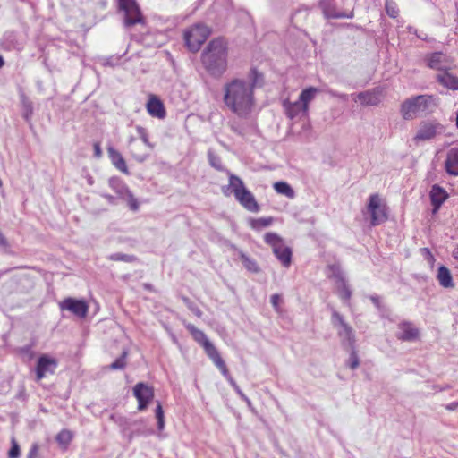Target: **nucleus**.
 <instances>
[{
  "instance_id": "34",
  "label": "nucleus",
  "mask_w": 458,
  "mask_h": 458,
  "mask_svg": "<svg viewBox=\"0 0 458 458\" xmlns=\"http://www.w3.org/2000/svg\"><path fill=\"white\" fill-rule=\"evenodd\" d=\"M385 8L387 15L391 18H397L399 15V8L394 0H386Z\"/></svg>"
},
{
  "instance_id": "15",
  "label": "nucleus",
  "mask_w": 458,
  "mask_h": 458,
  "mask_svg": "<svg viewBox=\"0 0 458 458\" xmlns=\"http://www.w3.org/2000/svg\"><path fill=\"white\" fill-rule=\"evenodd\" d=\"M146 109L148 114L152 117L164 119L166 116L165 105L157 95H148V99L146 103Z\"/></svg>"
},
{
  "instance_id": "53",
  "label": "nucleus",
  "mask_w": 458,
  "mask_h": 458,
  "mask_svg": "<svg viewBox=\"0 0 458 458\" xmlns=\"http://www.w3.org/2000/svg\"><path fill=\"white\" fill-rule=\"evenodd\" d=\"M3 186L2 180L0 179V188Z\"/></svg>"
},
{
  "instance_id": "48",
  "label": "nucleus",
  "mask_w": 458,
  "mask_h": 458,
  "mask_svg": "<svg viewBox=\"0 0 458 458\" xmlns=\"http://www.w3.org/2000/svg\"><path fill=\"white\" fill-rule=\"evenodd\" d=\"M453 257L458 260V246L453 251Z\"/></svg>"
},
{
  "instance_id": "35",
  "label": "nucleus",
  "mask_w": 458,
  "mask_h": 458,
  "mask_svg": "<svg viewBox=\"0 0 458 458\" xmlns=\"http://www.w3.org/2000/svg\"><path fill=\"white\" fill-rule=\"evenodd\" d=\"M123 199L126 200L129 208L132 211H137L139 209V201L134 197L132 192L130 191V189L125 192L124 198H122Z\"/></svg>"
},
{
  "instance_id": "8",
  "label": "nucleus",
  "mask_w": 458,
  "mask_h": 458,
  "mask_svg": "<svg viewBox=\"0 0 458 458\" xmlns=\"http://www.w3.org/2000/svg\"><path fill=\"white\" fill-rule=\"evenodd\" d=\"M264 242L271 247L273 253L284 267L291 265L292 250L279 234L272 232L267 233L264 235Z\"/></svg>"
},
{
  "instance_id": "47",
  "label": "nucleus",
  "mask_w": 458,
  "mask_h": 458,
  "mask_svg": "<svg viewBox=\"0 0 458 458\" xmlns=\"http://www.w3.org/2000/svg\"><path fill=\"white\" fill-rule=\"evenodd\" d=\"M0 246L7 247L8 246V241L4 236V234L0 232Z\"/></svg>"
},
{
  "instance_id": "50",
  "label": "nucleus",
  "mask_w": 458,
  "mask_h": 458,
  "mask_svg": "<svg viewBox=\"0 0 458 458\" xmlns=\"http://www.w3.org/2000/svg\"><path fill=\"white\" fill-rule=\"evenodd\" d=\"M4 64L3 57L0 55V68H2Z\"/></svg>"
},
{
  "instance_id": "36",
  "label": "nucleus",
  "mask_w": 458,
  "mask_h": 458,
  "mask_svg": "<svg viewBox=\"0 0 458 458\" xmlns=\"http://www.w3.org/2000/svg\"><path fill=\"white\" fill-rule=\"evenodd\" d=\"M156 418L157 420V428L158 430H163L165 428V415L161 403L158 402L156 408Z\"/></svg>"
},
{
  "instance_id": "38",
  "label": "nucleus",
  "mask_w": 458,
  "mask_h": 458,
  "mask_svg": "<svg viewBox=\"0 0 458 458\" xmlns=\"http://www.w3.org/2000/svg\"><path fill=\"white\" fill-rule=\"evenodd\" d=\"M341 327L342 330L339 335L344 336L348 341L352 342L354 340L352 328L347 323L341 325Z\"/></svg>"
},
{
  "instance_id": "33",
  "label": "nucleus",
  "mask_w": 458,
  "mask_h": 458,
  "mask_svg": "<svg viewBox=\"0 0 458 458\" xmlns=\"http://www.w3.org/2000/svg\"><path fill=\"white\" fill-rule=\"evenodd\" d=\"M128 351L124 350L122 355L109 365L112 370L123 369L127 365Z\"/></svg>"
},
{
  "instance_id": "12",
  "label": "nucleus",
  "mask_w": 458,
  "mask_h": 458,
  "mask_svg": "<svg viewBox=\"0 0 458 458\" xmlns=\"http://www.w3.org/2000/svg\"><path fill=\"white\" fill-rule=\"evenodd\" d=\"M61 310H68L80 318H84L89 312V305L84 300L67 297L59 302Z\"/></svg>"
},
{
  "instance_id": "39",
  "label": "nucleus",
  "mask_w": 458,
  "mask_h": 458,
  "mask_svg": "<svg viewBox=\"0 0 458 458\" xmlns=\"http://www.w3.org/2000/svg\"><path fill=\"white\" fill-rule=\"evenodd\" d=\"M209 163L216 170H218V171H225L227 174L228 170L225 169V167L222 165V161H221V159L218 157L210 156L209 157Z\"/></svg>"
},
{
  "instance_id": "21",
  "label": "nucleus",
  "mask_w": 458,
  "mask_h": 458,
  "mask_svg": "<svg viewBox=\"0 0 458 458\" xmlns=\"http://www.w3.org/2000/svg\"><path fill=\"white\" fill-rule=\"evenodd\" d=\"M322 13L327 19H343L348 18L344 13L337 11L335 5L330 1L325 0L320 3Z\"/></svg>"
},
{
  "instance_id": "25",
  "label": "nucleus",
  "mask_w": 458,
  "mask_h": 458,
  "mask_svg": "<svg viewBox=\"0 0 458 458\" xmlns=\"http://www.w3.org/2000/svg\"><path fill=\"white\" fill-rule=\"evenodd\" d=\"M436 135V126L433 123H423L418 131L415 140H428Z\"/></svg>"
},
{
  "instance_id": "32",
  "label": "nucleus",
  "mask_w": 458,
  "mask_h": 458,
  "mask_svg": "<svg viewBox=\"0 0 458 458\" xmlns=\"http://www.w3.org/2000/svg\"><path fill=\"white\" fill-rule=\"evenodd\" d=\"M136 131H137L139 137L140 138V140L142 141L141 144L144 145L145 147H147V148H148L150 151H152L155 148V143H152L149 140V137H148V133L147 130L142 126H137Z\"/></svg>"
},
{
  "instance_id": "52",
  "label": "nucleus",
  "mask_w": 458,
  "mask_h": 458,
  "mask_svg": "<svg viewBox=\"0 0 458 458\" xmlns=\"http://www.w3.org/2000/svg\"><path fill=\"white\" fill-rule=\"evenodd\" d=\"M145 287H146L147 289H150V285L146 284V285H145Z\"/></svg>"
},
{
  "instance_id": "24",
  "label": "nucleus",
  "mask_w": 458,
  "mask_h": 458,
  "mask_svg": "<svg viewBox=\"0 0 458 458\" xmlns=\"http://www.w3.org/2000/svg\"><path fill=\"white\" fill-rule=\"evenodd\" d=\"M447 194L444 189L437 185H434L430 191V199L433 206L435 207V210L438 209L439 207L444 203L446 199Z\"/></svg>"
},
{
  "instance_id": "49",
  "label": "nucleus",
  "mask_w": 458,
  "mask_h": 458,
  "mask_svg": "<svg viewBox=\"0 0 458 458\" xmlns=\"http://www.w3.org/2000/svg\"><path fill=\"white\" fill-rule=\"evenodd\" d=\"M194 313L198 316V317H201L202 316V312L199 309H196L194 310Z\"/></svg>"
},
{
  "instance_id": "6",
  "label": "nucleus",
  "mask_w": 458,
  "mask_h": 458,
  "mask_svg": "<svg viewBox=\"0 0 458 458\" xmlns=\"http://www.w3.org/2000/svg\"><path fill=\"white\" fill-rule=\"evenodd\" d=\"M229 184L223 189L225 195H228L226 190L231 189L236 200L248 211L257 213L260 208L254 195L245 187L242 180L227 171Z\"/></svg>"
},
{
  "instance_id": "7",
  "label": "nucleus",
  "mask_w": 458,
  "mask_h": 458,
  "mask_svg": "<svg viewBox=\"0 0 458 458\" xmlns=\"http://www.w3.org/2000/svg\"><path fill=\"white\" fill-rule=\"evenodd\" d=\"M210 35L211 29L208 26L196 23L184 30L183 39L187 48L191 52L196 53Z\"/></svg>"
},
{
  "instance_id": "30",
  "label": "nucleus",
  "mask_w": 458,
  "mask_h": 458,
  "mask_svg": "<svg viewBox=\"0 0 458 458\" xmlns=\"http://www.w3.org/2000/svg\"><path fill=\"white\" fill-rule=\"evenodd\" d=\"M73 438V434L72 431L68 429H63L61 430L55 437L56 442L58 445L64 449L67 448V446L70 445Z\"/></svg>"
},
{
  "instance_id": "13",
  "label": "nucleus",
  "mask_w": 458,
  "mask_h": 458,
  "mask_svg": "<svg viewBox=\"0 0 458 458\" xmlns=\"http://www.w3.org/2000/svg\"><path fill=\"white\" fill-rule=\"evenodd\" d=\"M424 61L427 64V66L430 69L437 70L439 72H443L445 70H448L451 64V60L448 56L442 52H434L428 54L424 57Z\"/></svg>"
},
{
  "instance_id": "18",
  "label": "nucleus",
  "mask_w": 458,
  "mask_h": 458,
  "mask_svg": "<svg viewBox=\"0 0 458 458\" xmlns=\"http://www.w3.org/2000/svg\"><path fill=\"white\" fill-rule=\"evenodd\" d=\"M124 13V26L131 27L136 24H143L145 22L144 16L140 9V6H135L123 11Z\"/></svg>"
},
{
  "instance_id": "42",
  "label": "nucleus",
  "mask_w": 458,
  "mask_h": 458,
  "mask_svg": "<svg viewBox=\"0 0 458 458\" xmlns=\"http://www.w3.org/2000/svg\"><path fill=\"white\" fill-rule=\"evenodd\" d=\"M360 365L359 357L355 351L352 352L350 358H349V367L352 369H355Z\"/></svg>"
},
{
  "instance_id": "9",
  "label": "nucleus",
  "mask_w": 458,
  "mask_h": 458,
  "mask_svg": "<svg viewBox=\"0 0 458 458\" xmlns=\"http://www.w3.org/2000/svg\"><path fill=\"white\" fill-rule=\"evenodd\" d=\"M367 211L370 215L372 226H377L388 219L386 204L377 193L369 196Z\"/></svg>"
},
{
  "instance_id": "37",
  "label": "nucleus",
  "mask_w": 458,
  "mask_h": 458,
  "mask_svg": "<svg viewBox=\"0 0 458 458\" xmlns=\"http://www.w3.org/2000/svg\"><path fill=\"white\" fill-rule=\"evenodd\" d=\"M110 259L114 261L133 262L136 260V258L131 255L115 253L110 256Z\"/></svg>"
},
{
  "instance_id": "3",
  "label": "nucleus",
  "mask_w": 458,
  "mask_h": 458,
  "mask_svg": "<svg viewBox=\"0 0 458 458\" xmlns=\"http://www.w3.org/2000/svg\"><path fill=\"white\" fill-rule=\"evenodd\" d=\"M186 329L189 331V333L191 335L192 338L195 342H197L204 350L207 356L212 360V362L215 364V366L220 370L222 375L227 378L228 380L232 381L229 369L222 359L218 350L216 348V346L208 340L206 334L197 328L192 324H186L185 325Z\"/></svg>"
},
{
  "instance_id": "4",
  "label": "nucleus",
  "mask_w": 458,
  "mask_h": 458,
  "mask_svg": "<svg viewBox=\"0 0 458 458\" xmlns=\"http://www.w3.org/2000/svg\"><path fill=\"white\" fill-rule=\"evenodd\" d=\"M437 106V98L433 95H419L406 99L401 105L403 119L411 120L418 114H429Z\"/></svg>"
},
{
  "instance_id": "46",
  "label": "nucleus",
  "mask_w": 458,
  "mask_h": 458,
  "mask_svg": "<svg viewBox=\"0 0 458 458\" xmlns=\"http://www.w3.org/2000/svg\"><path fill=\"white\" fill-rule=\"evenodd\" d=\"M333 318H334L335 320H336V321L339 323V325H340V326H341V325H344V324L345 323V322H344V318H343V317H342V315H340V314H339L338 312H336V311H335V312L333 313Z\"/></svg>"
},
{
  "instance_id": "2",
  "label": "nucleus",
  "mask_w": 458,
  "mask_h": 458,
  "mask_svg": "<svg viewBox=\"0 0 458 458\" xmlns=\"http://www.w3.org/2000/svg\"><path fill=\"white\" fill-rule=\"evenodd\" d=\"M227 41L219 37L209 41L201 55V61L211 76L221 77L227 70Z\"/></svg>"
},
{
  "instance_id": "17",
  "label": "nucleus",
  "mask_w": 458,
  "mask_h": 458,
  "mask_svg": "<svg viewBox=\"0 0 458 458\" xmlns=\"http://www.w3.org/2000/svg\"><path fill=\"white\" fill-rule=\"evenodd\" d=\"M451 68L438 72L436 75V81L445 89L449 90H458V77L451 72Z\"/></svg>"
},
{
  "instance_id": "10",
  "label": "nucleus",
  "mask_w": 458,
  "mask_h": 458,
  "mask_svg": "<svg viewBox=\"0 0 458 458\" xmlns=\"http://www.w3.org/2000/svg\"><path fill=\"white\" fill-rule=\"evenodd\" d=\"M57 366L58 360L55 358L47 354L39 356L35 368L37 381H40L47 375L55 374Z\"/></svg>"
},
{
  "instance_id": "40",
  "label": "nucleus",
  "mask_w": 458,
  "mask_h": 458,
  "mask_svg": "<svg viewBox=\"0 0 458 458\" xmlns=\"http://www.w3.org/2000/svg\"><path fill=\"white\" fill-rule=\"evenodd\" d=\"M117 2L119 10L123 12L138 4L136 0H117Z\"/></svg>"
},
{
  "instance_id": "23",
  "label": "nucleus",
  "mask_w": 458,
  "mask_h": 458,
  "mask_svg": "<svg viewBox=\"0 0 458 458\" xmlns=\"http://www.w3.org/2000/svg\"><path fill=\"white\" fill-rule=\"evenodd\" d=\"M437 278L439 284L444 288H453L454 286L452 274L450 270L445 266H440L438 267Z\"/></svg>"
},
{
  "instance_id": "22",
  "label": "nucleus",
  "mask_w": 458,
  "mask_h": 458,
  "mask_svg": "<svg viewBox=\"0 0 458 458\" xmlns=\"http://www.w3.org/2000/svg\"><path fill=\"white\" fill-rule=\"evenodd\" d=\"M445 169L449 174L458 175V148H451L445 160Z\"/></svg>"
},
{
  "instance_id": "45",
  "label": "nucleus",
  "mask_w": 458,
  "mask_h": 458,
  "mask_svg": "<svg viewBox=\"0 0 458 458\" xmlns=\"http://www.w3.org/2000/svg\"><path fill=\"white\" fill-rule=\"evenodd\" d=\"M94 155L96 157H100L102 156V149H101V147H100V143L99 142H95L94 145Z\"/></svg>"
},
{
  "instance_id": "31",
  "label": "nucleus",
  "mask_w": 458,
  "mask_h": 458,
  "mask_svg": "<svg viewBox=\"0 0 458 458\" xmlns=\"http://www.w3.org/2000/svg\"><path fill=\"white\" fill-rule=\"evenodd\" d=\"M241 261L242 262L243 266L247 270H249L251 273H259L260 271V268L257 263V261L250 257H248L244 253L240 254Z\"/></svg>"
},
{
  "instance_id": "14",
  "label": "nucleus",
  "mask_w": 458,
  "mask_h": 458,
  "mask_svg": "<svg viewBox=\"0 0 458 458\" xmlns=\"http://www.w3.org/2000/svg\"><path fill=\"white\" fill-rule=\"evenodd\" d=\"M397 338L405 342H414L420 339V332L415 325L410 321H403L398 325Z\"/></svg>"
},
{
  "instance_id": "28",
  "label": "nucleus",
  "mask_w": 458,
  "mask_h": 458,
  "mask_svg": "<svg viewBox=\"0 0 458 458\" xmlns=\"http://www.w3.org/2000/svg\"><path fill=\"white\" fill-rule=\"evenodd\" d=\"M109 186L117 193L120 199L124 198L125 192L129 190L128 186L118 177L111 178Z\"/></svg>"
},
{
  "instance_id": "1",
  "label": "nucleus",
  "mask_w": 458,
  "mask_h": 458,
  "mask_svg": "<svg viewBox=\"0 0 458 458\" xmlns=\"http://www.w3.org/2000/svg\"><path fill=\"white\" fill-rule=\"evenodd\" d=\"M252 81L234 78L223 86V102L225 107L239 118H248L256 106L255 87L262 74L251 70Z\"/></svg>"
},
{
  "instance_id": "11",
  "label": "nucleus",
  "mask_w": 458,
  "mask_h": 458,
  "mask_svg": "<svg viewBox=\"0 0 458 458\" xmlns=\"http://www.w3.org/2000/svg\"><path fill=\"white\" fill-rule=\"evenodd\" d=\"M133 395L138 401V410L145 411L154 398V388L143 382H139L133 387Z\"/></svg>"
},
{
  "instance_id": "26",
  "label": "nucleus",
  "mask_w": 458,
  "mask_h": 458,
  "mask_svg": "<svg viewBox=\"0 0 458 458\" xmlns=\"http://www.w3.org/2000/svg\"><path fill=\"white\" fill-rule=\"evenodd\" d=\"M274 217H259V218H250L248 221L250 227L255 231H260L266 227L270 226L274 223Z\"/></svg>"
},
{
  "instance_id": "29",
  "label": "nucleus",
  "mask_w": 458,
  "mask_h": 458,
  "mask_svg": "<svg viewBox=\"0 0 458 458\" xmlns=\"http://www.w3.org/2000/svg\"><path fill=\"white\" fill-rule=\"evenodd\" d=\"M273 188L278 194L284 195L289 199H293L295 196L293 188L285 182H276L274 183Z\"/></svg>"
},
{
  "instance_id": "16",
  "label": "nucleus",
  "mask_w": 458,
  "mask_h": 458,
  "mask_svg": "<svg viewBox=\"0 0 458 458\" xmlns=\"http://www.w3.org/2000/svg\"><path fill=\"white\" fill-rule=\"evenodd\" d=\"M129 151L131 157L139 163H142L150 155V150L144 145L137 142L135 139L131 138L129 142Z\"/></svg>"
},
{
  "instance_id": "44",
  "label": "nucleus",
  "mask_w": 458,
  "mask_h": 458,
  "mask_svg": "<svg viewBox=\"0 0 458 458\" xmlns=\"http://www.w3.org/2000/svg\"><path fill=\"white\" fill-rule=\"evenodd\" d=\"M38 445L37 444H34L31 446L27 458H36L38 456Z\"/></svg>"
},
{
  "instance_id": "27",
  "label": "nucleus",
  "mask_w": 458,
  "mask_h": 458,
  "mask_svg": "<svg viewBox=\"0 0 458 458\" xmlns=\"http://www.w3.org/2000/svg\"><path fill=\"white\" fill-rule=\"evenodd\" d=\"M336 290L342 300L349 301L351 299L352 291L349 289V286L342 276L336 277Z\"/></svg>"
},
{
  "instance_id": "43",
  "label": "nucleus",
  "mask_w": 458,
  "mask_h": 458,
  "mask_svg": "<svg viewBox=\"0 0 458 458\" xmlns=\"http://www.w3.org/2000/svg\"><path fill=\"white\" fill-rule=\"evenodd\" d=\"M19 455H20L19 445L14 440H13V445H12L11 449L9 450L8 457L9 458H18Z\"/></svg>"
},
{
  "instance_id": "41",
  "label": "nucleus",
  "mask_w": 458,
  "mask_h": 458,
  "mask_svg": "<svg viewBox=\"0 0 458 458\" xmlns=\"http://www.w3.org/2000/svg\"><path fill=\"white\" fill-rule=\"evenodd\" d=\"M270 301L272 306L274 307L276 312H280V304L282 302V298L279 294L275 293L271 296Z\"/></svg>"
},
{
  "instance_id": "51",
  "label": "nucleus",
  "mask_w": 458,
  "mask_h": 458,
  "mask_svg": "<svg viewBox=\"0 0 458 458\" xmlns=\"http://www.w3.org/2000/svg\"><path fill=\"white\" fill-rule=\"evenodd\" d=\"M456 126L458 128V110H457V113H456Z\"/></svg>"
},
{
  "instance_id": "19",
  "label": "nucleus",
  "mask_w": 458,
  "mask_h": 458,
  "mask_svg": "<svg viewBox=\"0 0 458 458\" xmlns=\"http://www.w3.org/2000/svg\"><path fill=\"white\" fill-rule=\"evenodd\" d=\"M108 157L112 165L123 174L128 175L130 171L122 154L113 147L107 148Z\"/></svg>"
},
{
  "instance_id": "5",
  "label": "nucleus",
  "mask_w": 458,
  "mask_h": 458,
  "mask_svg": "<svg viewBox=\"0 0 458 458\" xmlns=\"http://www.w3.org/2000/svg\"><path fill=\"white\" fill-rule=\"evenodd\" d=\"M318 91L315 87H309L301 92L298 100L293 102L288 98L284 99L282 106L287 118L294 120L308 117L310 104Z\"/></svg>"
},
{
  "instance_id": "20",
  "label": "nucleus",
  "mask_w": 458,
  "mask_h": 458,
  "mask_svg": "<svg viewBox=\"0 0 458 458\" xmlns=\"http://www.w3.org/2000/svg\"><path fill=\"white\" fill-rule=\"evenodd\" d=\"M381 97V90L373 89L358 94L356 100H358L363 106H377L380 103Z\"/></svg>"
}]
</instances>
